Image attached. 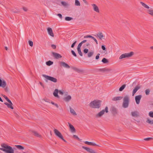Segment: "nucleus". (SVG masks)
<instances>
[{
    "label": "nucleus",
    "mask_w": 153,
    "mask_h": 153,
    "mask_svg": "<svg viewBox=\"0 0 153 153\" xmlns=\"http://www.w3.org/2000/svg\"><path fill=\"white\" fill-rule=\"evenodd\" d=\"M1 148L0 150L4 151L5 153H14V150L13 148L7 144L3 143L1 144Z\"/></svg>",
    "instance_id": "1"
},
{
    "label": "nucleus",
    "mask_w": 153,
    "mask_h": 153,
    "mask_svg": "<svg viewBox=\"0 0 153 153\" xmlns=\"http://www.w3.org/2000/svg\"><path fill=\"white\" fill-rule=\"evenodd\" d=\"M101 105V101L99 100H95L91 102L89 104L90 107L93 108H99Z\"/></svg>",
    "instance_id": "2"
},
{
    "label": "nucleus",
    "mask_w": 153,
    "mask_h": 153,
    "mask_svg": "<svg viewBox=\"0 0 153 153\" xmlns=\"http://www.w3.org/2000/svg\"><path fill=\"white\" fill-rule=\"evenodd\" d=\"M111 70L107 67L98 68L96 69V71L102 73H107L111 71Z\"/></svg>",
    "instance_id": "3"
},
{
    "label": "nucleus",
    "mask_w": 153,
    "mask_h": 153,
    "mask_svg": "<svg viewBox=\"0 0 153 153\" xmlns=\"http://www.w3.org/2000/svg\"><path fill=\"white\" fill-rule=\"evenodd\" d=\"M42 76L45 78V81L46 82H48V80L54 82H57V79L53 77L45 74H42Z\"/></svg>",
    "instance_id": "4"
},
{
    "label": "nucleus",
    "mask_w": 153,
    "mask_h": 153,
    "mask_svg": "<svg viewBox=\"0 0 153 153\" xmlns=\"http://www.w3.org/2000/svg\"><path fill=\"white\" fill-rule=\"evenodd\" d=\"M3 97L8 102V103L7 102H4V104L6 105L8 108L13 109V104L10 100L8 97L5 95H3Z\"/></svg>",
    "instance_id": "5"
},
{
    "label": "nucleus",
    "mask_w": 153,
    "mask_h": 153,
    "mask_svg": "<svg viewBox=\"0 0 153 153\" xmlns=\"http://www.w3.org/2000/svg\"><path fill=\"white\" fill-rule=\"evenodd\" d=\"M129 101V98L128 95L125 96L123 98V106L124 108L128 107Z\"/></svg>",
    "instance_id": "6"
},
{
    "label": "nucleus",
    "mask_w": 153,
    "mask_h": 153,
    "mask_svg": "<svg viewBox=\"0 0 153 153\" xmlns=\"http://www.w3.org/2000/svg\"><path fill=\"white\" fill-rule=\"evenodd\" d=\"M140 3L145 8L148 9L147 10V13L152 16H153V9L152 8H149L148 6L143 2H141Z\"/></svg>",
    "instance_id": "7"
},
{
    "label": "nucleus",
    "mask_w": 153,
    "mask_h": 153,
    "mask_svg": "<svg viewBox=\"0 0 153 153\" xmlns=\"http://www.w3.org/2000/svg\"><path fill=\"white\" fill-rule=\"evenodd\" d=\"M108 112V107H106L105 109L102 110L97 114L96 117H100L104 114L105 112L107 113Z\"/></svg>",
    "instance_id": "8"
},
{
    "label": "nucleus",
    "mask_w": 153,
    "mask_h": 153,
    "mask_svg": "<svg viewBox=\"0 0 153 153\" xmlns=\"http://www.w3.org/2000/svg\"><path fill=\"white\" fill-rule=\"evenodd\" d=\"M135 54V53L131 51L129 53H126L122 54L120 57H129L133 56Z\"/></svg>",
    "instance_id": "9"
},
{
    "label": "nucleus",
    "mask_w": 153,
    "mask_h": 153,
    "mask_svg": "<svg viewBox=\"0 0 153 153\" xmlns=\"http://www.w3.org/2000/svg\"><path fill=\"white\" fill-rule=\"evenodd\" d=\"M82 148L90 153H97L94 150L88 147L82 146Z\"/></svg>",
    "instance_id": "10"
},
{
    "label": "nucleus",
    "mask_w": 153,
    "mask_h": 153,
    "mask_svg": "<svg viewBox=\"0 0 153 153\" xmlns=\"http://www.w3.org/2000/svg\"><path fill=\"white\" fill-rule=\"evenodd\" d=\"M53 131L55 134L57 136L60 138H62V135L61 133L58 130L56 129H55Z\"/></svg>",
    "instance_id": "11"
},
{
    "label": "nucleus",
    "mask_w": 153,
    "mask_h": 153,
    "mask_svg": "<svg viewBox=\"0 0 153 153\" xmlns=\"http://www.w3.org/2000/svg\"><path fill=\"white\" fill-rule=\"evenodd\" d=\"M141 97L142 95H141L136 96L135 97V100L137 104H139L140 103V101Z\"/></svg>",
    "instance_id": "12"
},
{
    "label": "nucleus",
    "mask_w": 153,
    "mask_h": 153,
    "mask_svg": "<svg viewBox=\"0 0 153 153\" xmlns=\"http://www.w3.org/2000/svg\"><path fill=\"white\" fill-rule=\"evenodd\" d=\"M92 6L93 7L94 10L97 13H99L100 10L98 6L95 4H92Z\"/></svg>",
    "instance_id": "13"
},
{
    "label": "nucleus",
    "mask_w": 153,
    "mask_h": 153,
    "mask_svg": "<svg viewBox=\"0 0 153 153\" xmlns=\"http://www.w3.org/2000/svg\"><path fill=\"white\" fill-rule=\"evenodd\" d=\"M84 143L86 144L89 145H91L92 146H99L97 144L95 143L92 142H88V141H85L84 142Z\"/></svg>",
    "instance_id": "14"
},
{
    "label": "nucleus",
    "mask_w": 153,
    "mask_h": 153,
    "mask_svg": "<svg viewBox=\"0 0 153 153\" xmlns=\"http://www.w3.org/2000/svg\"><path fill=\"white\" fill-rule=\"evenodd\" d=\"M6 85V83L5 81L4 80L2 81L0 79V87H1L2 88H4Z\"/></svg>",
    "instance_id": "15"
},
{
    "label": "nucleus",
    "mask_w": 153,
    "mask_h": 153,
    "mask_svg": "<svg viewBox=\"0 0 153 153\" xmlns=\"http://www.w3.org/2000/svg\"><path fill=\"white\" fill-rule=\"evenodd\" d=\"M68 123L71 131L72 133L75 132V129L74 126L69 123Z\"/></svg>",
    "instance_id": "16"
},
{
    "label": "nucleus",
    "mask_w": 153,
    "mask_h": 153,
    "mask_svg": "<svg viewBox=\"0 0 153 153\" xmlns=\"http://www.w3.org/2000/svg\"><path fill=\"white\" fill-rule=\"evenodd\" d=\"M48 32L49 34L52 37H54V34L53 32L52 29L50 27H48L47 29Z\"/></svg>",
    "instance_id": "17"
},
{
    "label": "nucleus",
    "mask_w": 153,
    "mask_h": 153,
    "mask_svg": "<svg viewBox=\"0 0 153 153\" xmlns=\"http://www.w3.org/2000/svg\"><path fill=\"white\" fill-rule=\"evenodd\" d=\"M71 99V97L70 95H67L64 98V100L66 102H68L70 101Z\"/></svg>",
    "instance_id": "18"
},
{
    "label": "nucleus",
    "mask_w": 153,
    "mask_h": 153,
    "mask_svg": "<svg viewBox=\"0 0 153 153\" xmlns=\"http://www.w3.org/2000/svg\"><path fill=\"white\" fill-rule=\"evenodd\" d=\"M84 38H91L93 40H94L95 41V42H96V43L97 44H98L97 41V40H96V39L95 38H94V37L92 36H91V35H87V36H84Z\"/></svg>",
    "instance_id": "19"
},
{
    "label": "nucleus",
    "mask_w": 153,
    "mask_h": 153,
    "mask_svg": "<svg viewBox=\"0 0 153 153\" xmlns=\"http://www.w3.org/2000/svg\"><path fill=\"white\" fill-rule=\"evenodd\" d=\"M71 68L75 71L78 73H81L83 72V70H82L78 69V68L76 67H71Z\"/></svg>",
    "instance_id": "20"
},
{
    "label": "nucleus",
    "mask_w": 153,
    "mask_h": 153,
    "mask_svg": "<svg viewBox=\"0 0 153 153\" xmlns=\"http://www.w3.org/2000/svg\"><path fill=\"white\" fill-rule=\"evenodd\" d=\"M59 93V91L58 89H55L53 92V95L54 96L58 98H59V96L58 95V93Z\"/></svg>",
    "instance_id": "21"
},
{
    "label": "nucleus",
    "mask_w": 153,
    "mask_h": 153,
    "mask_svg": "<svg viewBox=\"0 0 153 153\" xmlns=\"http://www.w3.org/2000/svg\"><path fill=\"white\" fill-rule=\"evenodd\" d=\"M70 113L73 115L75 116L77 115V114L75 110L71 107H70Z\"/></svg>",
    "instance_id": "22"
},
{
    "label": "nucleus",
    "mask_w": 153,
    "mask_h": 153,
    "mask_svg": "<svg viewBox=\"0 0 153 153\" xmlns=\"http://www.w3.org/2000/svg\"><path fill=\"white\" fill-rule=\"evenodd\" d=\"M140 88L139 86H137L135 88L133 89L132 91V96H133L137 91Z\"/></svg>",
    "instance_id": "23"
},
{
    "label": "nucleus",
    "mask_w": 153,
    "mask_h": 153,
    "mask_svg": "<svg viewBox=\"0 0 153 153\" xmlns=\"http://www.w3.org/2000/svg\"><path fill=\"white\" fill-rule=\"evenodd\" d=\"M97 36L98 37L100 40L102 39L104 37L103 34L101 32H99L98 34H97Z\"/></svg>",
    "instance_id": "24"
},
{
    "label": "nucleus",
    "mask_w": 153,
    "mask_h": 153,
    "mask_svg": "<svg viewBox=\"0 0 153 153\" xmlns=\"http://www.w3.org/2000/svg\"><path fill=\"white\" fill-rule=\"evenodd\" d=\"M60 64L62 66L65 68H70V66L65 62H61L60 63Z\"/></svg>",
    "instance_id": "25"
},
{
    "label": "nucleus",
    "mask_w": 153,
    "mask_h": 153,
    "mask_svg": "<svg viewBox=\"0 0 153 153\" xmlns=\"http://www.w3.org/2000/svg\"><path fill=\"white\" fill-rule=\"evenodd\" d=\"M59 93L61 95H63L65 94V95H67L68 94V93L67 92L63 90H60L59 91Z\"/></svg>",
    "instance_id": "26"
},
{
    "label": "nucleus",
    "mask_w": 153,
    "mask_h": 153,
    "mask_svg": "<svg viewBox=\"0 0 153 153\" xmlns=\"http://www.w3.org/2000/svg\"><path fill=\"white\" fill-rule=\"evenodd\" d=\"M123 97L120 96L115 97L112 99V100L114 101H116L120 100L122 99Z\"/></svg>",
    "instance_id": "27"
},
{
    "label": "nucleus",
    "mask_w": 153,
    "mask_h": 153,
    "mask_svg": "<svg viewBox=\"0 0 153 153\" xmlns=\"http://www.w3.org/2000/svg\"><path fill=\"white\" fill-rule=\"evenodd\" d=\"M52 54L54 57H62L59 54L54 52H52Z\"/></svg>",
    "instance_id": "28"
},
{
    "label": "nucleus",
    "mask_w": 153,
    "mask_h": 153,
    "mask_svg": "<svg viewBox=\"0 0 153 153\" xmlns=\"http://www.w3.org/2000/svg\"><path fill=\"white\" fill-rule=\"evenodd\" d=\"M132 116L134 117H137L138 116V113L137 111H133L131 112Z\"/></svg>",
    "instance_id": "29"
},
{
    "label": "nucleus",
    "mask_w": 153,
    "mask_h": 153,
    "mask_svg": "<svg viewBox=\"0 0 153 153\" xmlns=\"http://www.w3.org/2000/svg\"><path fill=\"white\" fill-rule=\"evenodd\" d=\"M61 3L62 6L65 7H68L69 5L68 3L64 1H61Z\"/></svg>",
    "instance_id": "30"
},
{
    "label": "nucleus",
    "mask_w": 153,
    "mask_h": 153,
    "mask_svg": "<svg viewBox=\"0 0 153 153\" xmlns=\"http://www.w3.org/2000/svg\"><path fill=\"white\" fill-rule=\"evenodd\" d=\"M15 146L18 149L20 150H23L24 149V147L20 145H15Z\"/></svg>",
    "instance_id": "31"
},
{
    "label": "nucleus",
    "mask_w": 153,
    "mask_h": 153,
    "mask_svg": "<svg viewBox=\"0 0 153 153\" xmlns=\"http://www.w3.org/2000/svg\"><path fill=\"white\" fill-rule=\"evenodd\" d=\"M53 63V62L50 60L47 62L46 63V64L48 66H50L52 65Z\"/></svg>",
    "instance_id": "32"
},
{
    "label": "nucleus",
    "mask_w": 153,
    "mask_h": 153,
    "mask_svg": "<svg viewBox=\"0 0 153 153\" xmlns=\"http://www.w3.org/2000/svg\"><path fill=\"white\" fill-rule=\"evenodd\" d=\"M75 5L76 6H80V3L78 0H75Z\"/></svg>",
    "instance_id": "33"
},
{
    "label": "nucleus",
    "mask_w": 153,
    "mask_h": 153,
    "mask_svg": "<svg viewBox=\"0 0 153 153\" xmlns=\"http://www.w3.org/2000/svg\"><path fill=\"white\" fill-rule=\"evenodd\" d=\"M102 62L104 63H106L108 62V60L105 58H103L102 60Z\"/></svg>",
    "instance_id": "34"
},
{
    "label": "nucleus",
    "mask_w": 153,
    "mask_h": 153,
    "mask_svg": "<svg viewBox=\"0 0 153 153\" xmlns=\"http://www.w3.org/2000/svg\"><path fill=\"white\" fill-rule=\"evenodd\" d=\"M33 133L36 136L38 137H41V135L36 131H34L33 132Z\"/></svg>",
    "instance_id": "35"
},
{
    "label": "nucleus",
    "mask_w": 153,
    "mask_h": 153,
    "mask_svg": "<svg viewBox=\"0 0 153 153\" xmlns=\"http://www.w3.org/2000/svg\"><path fill=\"white\" fill-rule=\"evenodd\" d=\"M94 52L93 51H91L88 52V56L89 57H91L94 54Z\"/></svg>",
    "instance_id": "36"
},
{
    "label": "nucleus",
    "mask_w": 153,
    "mask_h": 153,
    "mask_svg": "<svg viewBox=\"0 0 153 153\" xmlns=\"http://www.w3.org/2000/svg\"><path fill=\"white\" fill-rule=\"evenodd\" d=\"M126 85H123L120 88L119 90L120 91H122L125 88Z\"/></svg>",
    "instance_id": "37"
},
{
    "label": "nucleus",
    "mask_w": 153,
    "mask_h": 153,
    "mask_svg": "<svg viewBox=\"0 0 153 153\" xmlns=\"http://www.w3.org/2000/svg\"><path fill=\"white\" fill-rule=\"evenodd\" d=\"M146 122L150 124H153V120H151L149 119H148Z\"/></svg>",
    "instance_id": "38"
},
{
    "label": "nucleus",
    "mask_w": 153,
    "mask_h": 153,
    "mask_svg": "<svg viewBox=\"0 0 153 153\" xmlns=\"http://www.w3.org/2000/svg\"><path fill=\"white\" fill-rule=\"evenodd\" d=\"M73 19V18L72 17H65V20L67 21H70Z\"/></svg>",
    "instance_id": "39"
},
{
    "label": "nucleus",
    "mask_w": 153,
    "mask_h": 153,
    "mask_svg": "<svg viewBox=\"0 0 153 153\" xmlns=\"http://www.w3.org/2000/svg\"><path fill=\"white\" fill-rule=\"evenodd\" d=\"M78 53L81 56H82V53L81 51V49H77Z\"/></svg>",
    "instance_id": "40"
},
{
    "label": "nucleus",
    "mask_w": 153,
    "mask_h": 153,
    "mask_svg": "<svg viewBox=\"0 0 153 153\" xmlns=\"http://www.w3.org/2000/svg\"><path fill=\"white\" fill-rule=\"evenodd\" d=\"M145 92L146 95H148L149 94L150 90L149 89H146L145 90Z\"/></svg>",
    "instance_id": "41"
},
{
    "label": "nucleus",
    "mask_w": 153,
    "mask_h": 153,
    "mask_svg": "<svg viewBox=\"0 0 153 153\" xmlns=\"http://www.w3.org/2000/svg\"><path fill=\"white\" fill-rule=\"evenodd\" d=\"M28 43H29V45L30 46H31V47H32L33 46V42L32 41L29 40L28 41Z\"/></svg>",
    "instance_id": "42"
},
{
    "label": "nucleus",
    "mask_w": 153,
    "mask_h": 153,
    "mask_svg": "<svg viewBox=\"0 0 153 153\" xmlns=\"http://www.w3.org/2000/svg\"><path fill=\"white\" fill-rule=\"evenodd\" d=\"M152 139V137H148L147 138H145L144 139V140L146 141H149Z\"/></svg>",
    "instance_id": "43"
},
{
    "label": "nucleus",
    "mask_w": 153,
    "mask_h": 153,
    "mask_svg": "<svg viewBox=\"0 0 153 153\" xmlns=\"http://www.w3.org/2000/svg\"><path fill=\"white\" fill-rule=\"evenodd\" d=\"M149 115L150 117H153V112L150 111L149 113Z\"/></svg>",
    "instance_id": "44"
},
{
    "label": "nucleus",
    "mask_w": 153,
    "mask_h": 153,
    "mask_svg": "<svg viewBox=\"0 0 153 153\" xmlns=\"http://www.w3.org/2000/svg\"><path fill=\"white\" fill-rule=\"evenodd\" d=\"M88 49L87 48H85V49L83 50V52L85 53H88Z\"/></svg>",
    "instance_id": "45"
},
{
    "label": "nucleus",
    "mask_w": 153,
    "mask_h": 153,
    "mask_svg": "<svg viewBox=\"0 0 153 153\" xmlns=\"http://www.w3.org/2000/svg\"><path fill=\"white\" fill-rule=\"evenodd\" d=\"M71 53H72V54L74 55V56H75V57L76 56V54L75 52L74 51L72 50L71 51Z\"/></svg>",
    "instance_id": "46"
},
{
    "label": "nucleus",
    "mask_w": 153,
    "mask_h": 153,
    "mask_svg": "<svg viewBox=\"0 0 153 153\" xmlns=\"http://www.w3.org/2000/svg\"><path fill=\"white\" fill-rule=\"evenodd\" d=\"M82 42H81L77 46V49H79L80 48V47L81 46H82Z\"/></svg>",
    "instance_id": "47"
},
{
    "label": "nucleus",
    "mask_w": 153,
    "mask_h": 153,
    "mask_svg": "<svg viewBox=\"0 0 153 153\" xmlns=\"http://www.w3.org/2000/svg\"><path fill=\"white\" fill-rule=\"evenodd\" d=\"M102 49L103 50L105 51H106V49L105 46L103 45H102Z\"/></svg>",
    "instance_id": "48"
},
{
    "label": "nucleus",
    "mask_w": 153,
    "mask_h": 153,
    "mask_svg": "<svg viewBox=\"0 0 153 153\" xmlns=\"http://www.w3.org/2000/svg\"><path fill=\"white\" fill-rule=\"evenodd\" d=\"M73 137H75L76 138V139H77V140H79L80 141L81 140L78 137L77 135H73Z\"/></svg>",
    "instance_id": "49"
},
{
    "label": "nucleus",
    "mask_w": 153,
    "mask_h": 153,
    "mask_svg": "<svg viewBox=\"0 0 153 153\" xmlns=\"http://www.w3.org/2000/svg\"><path fill=\"white\" fill-rule=\"evenodd\" d=\"M76 43V41L74 42L71 45V47L72 48H74V46L75 45Z\"/></svg>",
    "instance_id": "50"
},
{
    "label": "nucleus",
    "mask_w": 153,
    "mask_h": 153,
    "mask_svg": "<svg viewBox=\"0 0 153 153\" xmlns=\"http://www.w3.org/2000/svg\"><path fill=\"white\" fill-rule=\"evenodd\" d=\"M51 46L53 49H55L56 48V46L54 45H52Z\"/></svg>",
    "instance_id": "51"
},
{
    "label": "nucleus",
    "mask_w": 153,
    "mask_h": 153,
    "mask_svg": "<svg viewBox=\"0 0 153 153\" xmlns=\"http://www.w3.org/2000/svg\"><path fill=\"white\" fill-rule=\"evenodd\" d=\"M57 15L59 16V17L61 19L62 18V16L61 14L59 13L57 14Z\"/></svg>",
    "instance_id": "52"
},
{
    "label": "nucleus",
    "mask_w": 153,
    "mask_h": 153,
    "mask_svg": "<svg viewBox=\"0 0 153 153\" xmlns=\"http://www.w3.org/2000/svg\"><path fill=\"white\" fill-rule=\"evenodd\" d=\"M23 9L25 11H27V9L25 7H23Z\"/></svg>",
    "instance_id": "53"
},
{
    "label": "nucleus",
    "mask_w": 153,
    "mask_h": 153,
    "mask_svg": "<svg viewBox=\"0 0 153 153\" xmlns=\"http://www.w3.org/2000/svg\"><path fill=\"white\" fill-rule=\"evenodd\" d=\"M90 59H91L90 60V61H88V62H93V60L91 59H92V58H91Z\"/></svg>",
    "instance_id": "54"
},
{
    "label": "nucleus",
    "mask_w": 153,
    "mask_h": 153,
    "mask_svg": "<svg viewBox=\"0 0 153 153\" xmlns=\"http://www.w3.org/2000/svg\"><path fill=\"white\" fill-rule=\"evenodd\" d=\"M83 2L86 4H88V2L86 0H82Z\"/></svg>",
    "instance_id": "55"
},
{
    "label": "nucleus",
    "mask_w": 153,
    "mask_h": 153,
    "mask_svg": "<svg viewBox=\"0 0 153 153\" xmlns=\"http://www.w3.org/2000/svg\"><path fill=\"white\" fill-rule=\"evenodd\" d=\"M86 41H87V40H83V41H82L81 42H82V43L83 44V43H85V42H86Z\"/></svg>",
    "instance_id": "56"
},
{
    "label": "nucleus",
    "mask_w": 153,
    "mask_h": 153,
    "mask_svg": "<svg viewBox=\"0 0 153 153\" xmlns=\"http://www.w3.org/2000/svg\"><path fill=\"white\" fill-rule=\"evenodd\" d=\"M100 54L98 53L95 57H99Z\"/></svg>",
    "instance_id": "57"
},
{
    "label": "nucleus",
    "mask_w": 153,
    "mask_h": 153,
    "mask_svg": "<svg viewBox=\"0 0 153 153\" xmlns=\"http://www.w3.org/2000/svg\"><path fill=\"white\" fill-rule=\"evenodd\" d=\"M60 139H62L64 142H66V141L63 138V136L62 137V138H61Z\"/></svg>",
    "instance_id": "58"
},
{
    "label": "nucleus",
    "mask_w": 153,
    "mask_h": 153,
    "mask_svg": "<svg viewBox=\"0 0 153 153\" xmlns=\"http://www.w3.org/2000/svg\"><path fill=\"white\" fill-rule=\"evenodd\" d=\"M90 45V43H87L86 44V46H88Z\"/></svg>",
    "instance_id": "59"
},
{
    "label": "nucleus",
    "mask_w": 153,
    "mask_h": 153,
    "mask_svg": "<svg viewBox=\"0 0 153 153\" xmlns=\"http://www.w3.org/2000/svg\"><path fill=\"white\" fill-rule=\"evenodd\" d=\"M56 107H57V108H58V105L57 104H55V105Z\"/></svg>",
    "instance_id": "60"
},
{
    "label": "nucleus",
    "mask_w": 153,
    "mask_h": 153,
    "mask_svg": "<svg viewBox=\"0 0 153 153\" xmlns=\"http://www.w3.org/2000/svg\"><path fill=\"white\" fill-rule=\"evenodd\" d=\"M0 101H1V102H3V100H2V99L1 98V97H0Z\"/></svg>",
    "instance_id": "61"
},
{
    "label": "nucleus",
    "mask_w": 153,
    "mask_h": 153,
    "mask_svg": "<svg viewBox=\"0 0 153 153\" xmlns=\"http://www.w3.org/2000/svg\"><path fill=\"white\" fill-rule=\"evenodd\" d=\"M150 49L153 50V46H151L150 47Z\"/></svg>",
    "instance_id": "62"
},
{
    "label": "nucleus",
    "mask_w": 153,
    "mask_h": 153,
    "mask_svg": "<svg viewBox=\"0 0 153 153\" xmlns=\"http://www.w3.org/2000/svg\"><path fill=\"white\" fill-rule=\"evenodd\" d=\"M51 103L53 105H55V104L56 103H55L54 102H51Z\"/></svg>",
    "instance_id": "63"
},
{
    "label": "nucleus",
    "mask_w": 153,
    "mask_h": 153,
    "mask_svg": "<svg viewBox=\"0 0 153 153\" xmlns=\"http://www.w3.org/2000/svg\"><path fill=\"white\" fill-rule=\"evenodd\" d=\"M5 49L6 50H7V47H5Z\"/></svg>",
    "instance_id": "64"
}]
</instances>
